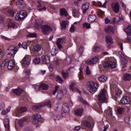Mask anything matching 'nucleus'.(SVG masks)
Returning a JSON list of instances; mask_svg holds the SVG:
<instances>
[{
	"label": "nucleus",
	"mask_w": 131,
	"mask_h": 131,
	"mask_svg": "<svg viewBox=\"0 0 131 131\" xmlns=\"http://www.w3.org/2000/svg\"><path fill=\"white\" fill-rule=\"evenodd\" d=\"M88 88L90 93L94 94V93H96V92H97V90H98L99 85H98V83H96V82L90 81L88 83Z\"/></svg>",
	"instance_id": "nucleus-1"
},
{
	"label": "nucleus",
	"mask_w": 131,
	"mask_h": 131,
	"mask_svg": "<svg viewBox=\"0 0 131 131\" xmlns=\"http://www.w3.org/2000/svg\"><path fill=\"white\" fill-rule=\"evenodd\" d=\"M106 90H101L98 95V102L99 103H106V101H107V98L106 97Z\"/></svg>",
	"instance_id": "nucleus-2"
},
{
	"label": "nucleus",
	"mask_w": 131,
	"mask_h": 131,
	"mask_svg": "<svg viewBox=\"0 0 131 131\" xmlns=\"http://www.w3.org/2000/svg\"><path fill=\"white\" fill-rule=\"evenodd\" d=\"M26 17H27V12L25 11L21 10L16 14L15 19L17 21H21V20H23Z\"/></svg>",
	"instance_id": "nucleus-3"
},
{
	"label": "nucleus",
	"mask_w": 131,
	"mask_h": 131,
	"mask_svg": "<svg viewBox=\"0 0 131 131\" xmlns=\"http://www.w3.org/2000/svg\"><path fill=\"white\" fill-rule=\"evenodd\" d=\"M8 56H11V57H14L17 53V48L16 46H11L9 47L7 49Z\"/></svg>",
	"instance_id": "nucleus-4"
},
{
	"label": "nucleus",
	"mask_w": 131,
	"mask_h": 131,
	"mask_svg": "<svg viewBox=\"0 0 131 131\" xmlns=\"http://www.w3.org/2000/svg\"><path fill=\"white\" fill-rule=\"evenodd\" d=\"M103 67L104 69H107L108 67H111V68H116V62L112 60L104 62L103 63Z\"/></svg>",
	"instance_id": "nucleus-5"
},
{
	"label": "nucleus",
	"mask_w": 131,
	"mask_h": 131,
	"mask_svg": "<svg viewBox=\"0 0 131 131\" xmlns=\"http://www.w3.org/2000/svg\"><path fill=\"white\" fill-rule=\"evenodd\" d=\"M31 61V56H26L22 60L23 66L27 67L29 64H30V61Z\"/></svg>",
	"instance_id": "nucleus-6"
},
{
	"label": "nucleus",
	"mask_w": 131,
	"mask_h": 131,
	"mask_svg": "<svg viewBox=\"0 0 131 131\" xmlns=\"http://www.w3.org/2000/svg\"><path fill=\"white\" fill-rule=\"evenodd\" d=\"M41 29L43 34H48L50 31H52V28L48 25H42Z\"/></svg>",
	"instance_id": "nucleus-7"
},
{
	"label": "nucleus",
	"mask_w": 131,
	"mask_h": 131,
	"mask_svg": "<svg viewBox=\"0 0 131 131\" xmlns=\"http://www.w3.org/2000/svg\"><path fill=\"white\" fill-rule=\"evenodd\" d=\"M26 111H27V107H17L15 111V114L16 116H19L21 113H24Z\"/></svg>",
	"instance_id": "nucleus-8"
},
{
	"label": "nucleus",
	"mask_w": 131,
	"mask_h": 131,
	"mask_svg": "<svg viewBox=\"0 0 131 131\" xmlns=\"http://www.w3.org/2000/svg\"><path fill=\"white\" fill-rule=\"evenodd\" d=\"M65 42H66V40L64 38H58L57 39L56 45L59 50H62L63 48L62 45L65 43Z\"/></svg>",
	"instance_id": "nucleus-9"
},
{
	"label": "nucleus",
	"mask_w": 131,
	"mask_h": 131,
	"mask_svg": "<svg viewBox=\"0 0 131 131\" xmlns=\"http://www.w3.org/2000/svg\"><path fill=\"white\" fill-rule=\"evenodd\" d=\"M112 8L114 11L115 13H118L120 9V7L119 6V3H118V2L113 3L112 4Z\"/></svg>",
	"instance_id": "nucleus-10"
},
{
	"label": "nucleus",
	"mask_w": 131,
	"mask_h": 131,
	"mask_svg": "<svg viewBox=\"0 0 131 131\" xmlns=\"http://www.w3.org/2000/svg\"><path fill=\"white\" fill-rule=\"evenodd\" d=\"M32 122L34 124H37L39 121H40L41 119V116L40 115H33L32 116Z\"/></svg>",
	"instance_id": "nucleus-11"
},
{
	"label": "nucleus",
	"mask_w": 131,
	"mask_h": 131,
	"mask_svg": "<svg viewBox=\"0 0 131 131\" xmlns=\"http://www.w3.org/2000/svg\"><path fill=\"white\" fill-rule=\"evenodd\" d=\"M121 103L123 105H128L130 103V99L127 96H124L121 99Z\"/></svg>",
	"instance_id": "nucleus-12"
},
{
	"label": "nucleus",
	"mask_w": 131,
	"mask_h": 131,
	"mask_svg": "<svg viewBox=\"0 0 131 131\" xmlns=\"http://www.w3.org/2000/svg\"><path fill=\"white\" fill-rule=\"evenodd\" d=\"M70 90L71 91H77L79 94L81 95V91H79V90L77 89V85H76V82H72L70 86Z\"/></svg>",
	"instance_id": "nucleus-13"
},
{
	"label": "nucleus",
	"mask_w": 131,
	"mask_h": 131,
	"mask_svg": "<svg viewBox=\"0 0 131 131\" xmlns=\"http://www.w3.org/2000/svg\"><path fill=\"white\" fill-rule=\"evenodd\" d=\"M98 60H99V58L98 57L96 56L93 57L91 60H88L85 61L86 64H88V65H92L93 64H96L98 62Z\"/></svg>",
	"instance_id": "nucleus-14"
},
{
	"label": "nucleus",
	"mask_w": 131,
	"mask_h": 131,
	"mask_svg": "<svg viewBox=\"0 0 131 131\" xmlns=\"http://www.w3.org/2000/svg\"><path fill=\"white\" fill-rule=\"evenodd\" d=\"M41 61L44 64H49L50 63V57L48 55L45 54L41 57Z\"/></svg>",
	"instance_id": "nucleus-15"
},
{
	"label": "nucleus",
	"mask_w": 131,
	"mask_h": 131,
	"mask_svg": "<svg viewBox=\"0 0 131 131\" xmlns=\"http://www.w3.org/2000/svg\"><path fill=\"white\" fill-rule=\"evenodd\" d=\"M67 93V91L66 90H61L60 92L57 94L56 98L58 99V100H61L63 97H64V95H66Z\"/></svg>",
	"instance_id": "nucleus-16"
},
{
	"label": "nucleus",
	"mask_w": 131,
	"mask_h": 131,
	"mask_svg": "<svg viewBox=\"0 0 131 131\" xmlns=\"http://www.w3.org/2000/svg\"><path fill=\"white\" fill-rule=\"evenodd\" d=\"M119 54L120 55V57L122 58L121 59L122 61V64H123L124 66H125L127 63V60H126L125 56H124V55L123 54L122 52H119Z\"/></svg>",
	"instance_id": "nucleus-17"
},
{
	"label": "nucleus",
	"mask_w": 131,
	"mask_h": 131,
	"mask_svg": "<svg viewBox=\"0 0 131 131\" xmlns=\"http://www.w3.org/2000/svg\"><path fill=\"white\" fill-rule=\"evenodd\" d=\"M61 111L63 112V113H69L70 109L69 108V106L68 105V104H63V105H62Z\"/></svg>",
	"instance_id": "nucleus-18"
},
{
	"label": "nucleus",
	"mask_w": 131,
	"mask_h": 131,
	"mask_svg": "<svg viewBox=\"0 0 131 131\" xmlns=\"http://www.w3.org/2000/svg\"><path fill=\"white\" fill-rule=\"evenodd\" d=\"M4 126L5 127L6 131L10 130V120L8 119H5L4 120Z\"/></svg>",
	"instance_id": "nucleus-19"
},
{
	"label": "nucleus",
	"mask_w": 131,
	"mask_h": 131,
	"mask_svg": "<svg viewBox=\"0 0 131 131\" xmlns=\"http://www.w3.org/2000/svg\"><path fill=\"white\" fill-rule=\"evenodd\" d=\"M39 88V90H41L42 91H48L50 87L49 86V85L42 83L40 84Z\"/></svg>",
	"instance_id": "nucleus-20"
},
{
	"label": "nucleus",
	"mask_w": 131,
	"mask_h": 131,
	"mask_svg": "<svg viewBox=\"0 0 131 131\" xmlns=\"http://www.w3.org/2000/svg\"><path fill=\"white\" fill-rule=\"evenodd\" d=\"M7 64L9 70H12L15 67V62L12 60L8 61Z\"/></svg>",
	"instance_id": "nucleus-21"
},
{
	"label": "nucleus",
	"mask_w": 131,
	"mask_h": 131,
	"mask_svg": "<svg viewBox=\"0 0 131 131\" xmlns=\"http://www.w3.org/2000/svg\"><path fill=\"white\" fill-rule=\"evenodd\" d=\"M41 50V45L37 44L36 46H34L32 49L33 52L34 53H38L39 51Z\"/></svg>",
	"instance_id": "nucleus-22"
},
{
	"label": "nucleus",
	"mask_w": 131,
	"mask_h": 131,
	"mask_svg": "<svg viewBox=\"0 0 131 131\" xmlns=\"http://www.w3.org/2000/svg\"><path fill=\"white\" fill-rule=\"evenodd\" d=\"M72 12L73 16L75 17V18H76V17H78L79 15V8H73Z\"/></svg>",
	"instance_id": "nucleus-23"
},
{
	"label": "nucleus",
	"mask_w": 131,
	"mask_h": 131,
	"mask_svg": "<svg viewBox=\"0 0 131 131\" xmlns=\"http://www.w3.org/2000/svg\"><path fill=\"white\" fill-rule=\"evenodd\" d=\"M89 8H90V4L89 3H84L82 6V9L83 13H86V11L89 10Z\"/></svg>",
	"instance_id": "nucleus-24"
},
{
	"label": "nucleus",
	"mask_w": 131,
	"mask_h": 131,
	"mask_svg": "<svg viewBox=\"0 0 131 131\" xmlns=\"http://www.w3.org/2000/svg\"><path fill=\"white\" fill-rule=\"evenodd\" d=\"M23 92H24L23 90L20 88L14 89L13 90V94H15L16 96H20Z\"/></svg>",
	"instance_id": "nucleus-25"
},
{
	"label": "nucleus",
	"mask_w": 131,
	"mask_h": 131,
	"mask_svg": "<svg viewBox=\"0 0 131 131\" xmlns=\"http://www.w3.org/2000/svg\"><path fill=\"white\" fill-rule=\"evenodd\" d=\"M115 31V28L113 26H109L107 28H105V32L109 33V32H114Z\"/></svg>",
	"instance_id": "nucleus-26"
},
{
	"label": "nucleus",
	"mask_w": 131,
	"mask_h": 131,
	"mask_svg": "<svg viewBox=\"0 0 131 131\" xmlns=\"http://www.w3.org/2000/svg\"><path fill=\"white\" fill-rule=\"evenodd\" d=\"M60 13L61 16H64V17H67L68 16V13H67V11L65 8H61L60 9Z\"/></svg>",
	"instance_id": "nucleus-27"
},
{
	"label": "nucleus",
	"mask_w": 131,
	"mask_h": 131,
	"mask_svg": "<svg viewBox=\"0 0 131 131\" xmlns=\"http://www.w3.org/2000/svg\"><path fill=\"white\" fill-rule=\"evenodd\" d=\"M21 47L23 48V49H24V50H27V48H28V44L26 42H24L23 44L19 43L17 48H20Z\"/></svg>",
	"instance_id": "nucleus-28"
},
{
	"label": "nucleus",
	"mask_w": 131,
	"mask_h": 131,
	"mask_svg": "<svg viewBox=\"0 0 131 131\" xmlns=\"http://www.w3.org/2000/svg\"><path fill=\"white\" fill-rule=\"evenodd\" d=\"M106 41L107 45H112L113 43V39L111 37V36H106Z\"/></svg>",
	"instance_id": "nucleus-29"
},
{
	"label": "nucleus",
	"mask_w": 131,
	"mask_h": 131,
	"mask_svg": "<svg viewBox=\"0 0 131 131\" xmlns=\"http://www.w3.org/2000/svg\"><path fill=\"white\" fill-rule=\"evenodd\" d=\"M97 19V16L95 15H89L88 17L89 22H94L96 21Z\"/></svg>",
	"instance_id": "nucleus-30"
},
{
	"label": "nucleus",
	"mask_w": 131,
	"mask_h": 131,
	"mask_svg": "<svg viewBox=\"0 0 131 131\" xmlns=\"http://www.w3.org/2000/svg\"><path fill=\"white\" fill-rule=\"evenodd\" d=\"M107 79H108V78H107V76H100L98 77V80L100 82H105L107 81Z\"/></svg>",
	"instance_id": "nucleus-31"
},
{
	"label": "nucleus",
	"mask_w": 131,
	"mask_h": 131,
	"mask_svg": "<svg viewBox=\"0 0 131 131\" xmlns=\"http://www.w3.org/2000/svg\"><path fill=\"white\" fill-rule=\"evenodd\" d=\"M123 80H125V81H126L127 80H131L130 74H124L123 75Z\"/></svg>",
	"instance_id": "nucleus-32"
},
{
	"label": "nucleus",
	"mask_w": 131,
	"mask_h": 131,
	"mask_svg": "<svg viewBox=\"0 0 131 131\" xmlns=\"http://www.w3.org/2000/svg\"><path fill=\"white\" fill-rule=\"evenodd\" d=\"M62 29H66L67 25H68V23L66 20H62L60 23Z\"/></svg>",
	"instance_id": "nucleus-33"
},
{
	"label": "nucleus",
	"mask_w": 131,
	"mask_h": 131,
	"mask_svg": "<svg viewBox=\"0 0 131 131\" xmlns=\"http://www.w3.org/2000/svg\"><path fill=\"white\" fill-rule=\"evenodd\" d=\"M116 94V96L117 97H119V96H120V95H121V91L120 90H118V91H115V92L113 90V86H111V93L112 94Z\"/></svg>",
	"instance_id": "nucleus-34"
},
{
	"label": "nucleus",
	"mask_w": 131,
	"mask_h": 131,
	"mask_svg": "<svg viewBox=\"0 0 131 131\" xmlns=\"http://www.w3.org/2000/svg\"><path fill=\"white\" fill-rule=\"evenodd\" d=\"M82 125L86 126V127H88V128H91V126H92L91 122L88 121H83L82 123Z\"/></svg>",
	"instance_id": "nucleus-35"
},
{
	"label": "nucleus",
	"mask_w": 131,
	"mask_h": 131,
	"mask_svg": "<svg viewBox=\"0 0 131 131\" xmlns=\"http://www.w3.org/2000/svg\"><path fill=\"white\" fill-rule=\"evenodd\" d=\"M41 105H42V107L45 106H47L48 107H49V108H52V102L50 100H47L44 103V104H42Z\"/></svg>",
	"instance_id": "nucleus-36"
},
{
	"label": "nucleus",
	"mask_w": 131,
	"mask_h": 131,
	"mask_svg": "<svg viewBox=\"0 0 131 131\" xmlns=\"http://www.w3.org/2000/svg\"><path fill=\"white\" fill-rule=\"evenodd\" d=\"M83 111V110L82 108H80L75 111V113L78 116H81V115H82Z\"/></svg>",
	"instance_id": "nucleus-37"
},
{
	"label": "nucleus",
	"mask_w": 131,
	"mask_h": 131,
	"mask_svg": "<svg viewBox=\"0 0 131 131\" xmlns=\"http://www.w3.org/2000/svg\"><path fill=\"white\" fill-rule=\"evenodd\" d=\"M8 62H9V60L8 59H6L3 62L2 64H1L2 69H5V68L8 66Z\"/></svg>",
	"instance_id": "nucleus-38"
},
{
	"label": "nucleus",
	"mask_w": 131,
	"mask_h": 131,
	"mask_svg": "<svg viewBox=\"0 0 131 131\" xmlns=\"http://www.w3.org/2000/svg\"><path fill=\"white\" fill-rule=\"evenodd\" d=\"M125 32L128 36H131V25H129L125 30Z\"/></svg>",
	"instance_id": "nucleus-39"
},
{
	"label": "nucleus",
	"mask_w": 131,
	"mask_h": 131,
	"mask_svg": "<svg viewBox=\"0 0 131 131\" xmlns=\"http://www.w3.org/2000/svg\"><path fill=\"white\" fill-rule=\"evenodd\" d=\"M78 101L80 102V103H82V104H84V105H89V102L86 101L85 99L82 98V97H80L78 98Z\"/></svg>",
	"instance_id": "nucleus-40"
},
{
	"label": "nucleus",
	"mask_w": 131,
	"mask_h": 131,
	"mask_svg": "<svg viewBox=\"0 0 131 131\" xmlns=\"http://www.w3.org/2000/svg\"><path fill=\"white\" fill-rule=\"evenodd\" d=\"M58 54V50L56 48H52L51 50V56L55 57Z\"/></svg>",
	"instance_id": "nucleus-41"
},
{
	"label": "nucleus",
	"mask_w": 131,
	"mask_h": 131,
	"mask_svg": "<svg viewBox=\"0 0 131 131\" xmlns=\"http://www.w3.org/2000/svg\"><path fill=\"white\" fill-rule=\"evenodd\" d=\"M52 117L53 118V119H55V120H60V119L62 118V116H61V115H53Z\"/></svg>",
	"instance_id": "nucleus-42"
},
{
	"label": "nucleus",
	"mask_w": 131,
	"mask_h": 131,
	"mask_svg": "<svg viewBox=\"0 0 131 131\" xmlns=\"http://www.w3.org/2000/svg\"><path fill=\"white\" fill-rule=\"evenodd\" d=\"M79 70H80V72L78 74L79 78V79H83V78H84V77H83V73L82 72V69H81V68H80Z\"/></svg>",
	"instance_id": "nucleus-43"
},
{
	"label": "nucleus",
	"mask_w": 131,
	"mask_h": 131,
	"mask_svg": "<svg viewBox=\"0 0 131 131\" xmlns=\"http://www.w3.org/2000/svg\"><path fill=\"white\" fill-rule=\"evenodd\" d=\"M42 107V104L39 105H34L33 107V110L34 111H37V110H39L40 108H41Z\"/></svg>",
	"instance_id": "nucleus-44"
},
{
	"label": "nucleus",
	"mask_w": 131,
	"mask_h": 131,
	"mask_svg": "<svg viewBox=\"0 0 131 131\" xmlns=\"http://www.w3.org/2000/svg\"><path fill=\"white\" fill-rule=\"evenodd\" d=\"M8 29H9V28L15 29V28H16V24H15L13 23H10L8 24Z\"/></svg>",
	"instance_id": "nucleus-45"
},
{
	"label": "nucleus",
	"mask_w": 131,
	"mask_h": 131,
	"mask_svg": "<svg viewBox=\"0 0 131 131\" xmlns=\"http://www.w3.org/2000/svg\"><path fill=\"white\" fill-rule=\"evenodd\" d=\"M24 122H25V119H21L18 121V124L20 127H22V126H23Z\"/></svg>",
	"instance_id": "nucleus-46"
},
{
	"label": "nucleus",
	"mask_w": 131,
	"mask_h": 131,
	"mask_svg": "<svg viewBox=\"0 0 131 131\" xmlns=\"http://www.w3.org/2000/svg\"><path fill=\"white\" fill-rule=\"evenodd\" d=\"M56 80L57 82H59V83H63V79H62V78L60 76H58L56 77Z\"/></svg>",
	"instance_id": "nucleus-47"
},
{
	"label": "nucleus",
	"mask_w": 131,
	"mask_h": 131,
	"mask_svg": "<svg viewBox=\"0 0 131 131\" xmlns=\"http://www.w3.org/2000/svg\"><path fill=\"white\" fill-rule=\"evenodd\" d=\"M100 51H101V49L98 46H95L93 48V52H94V53H99Z\"/></svg>",
	"instance_id": "nucleus-48"
},
{
	"label": "nucleus",
	"mask_w": 131,
	"mask_h": 131,
	"mask_svg": "<svg viewBox=\"0 0 131 131\" xmlns=\"http://www.w3.org/2000/svg\"><path fill=\"white\" fill-rule=\"evenodd\" d=\"M10 110H11V107H8L6 111H3L2 112L1 114H2V115H5L7 114V113H9Z\"/></svg>",
	"instance_id": "nucleus-49"
},
{
	"label": "nucleus",
	"mask_w": 131,
	"mask_h": 131,
	"mask_svg": "<svg viewBox=\"0 0 131 131\" xmlns=\"http://www.w3.org/2000/svg\"><path fill=\"white\" fill-rule=\"evenodd\" d=\"M34 63L35 64H39V63H40V58H39V57H36L34 59Z\"/></svg>",
	"instance_id": "nucleus-50"
},
{
	"label": "nucleus",
	"mask_w": 131,
	"mask_h": 131,
	"mask_svg": "<svg viewBox=\"0 0 131 131\" xmlns=\"http://www.w3.org/2000/svg\"><path fill=\"white\" fill-rule=\"evenodd\" d=\"M28 37H37V34L35 33H29L28 35Z\"/></svg>",
	"instance_id": "nucleus-51"
},
{
	"label": "nucleus",
	"mask_w": 131,
	"mask_h": 131,
	"mask_svg": "<svg viewBox=\"0 0 131 131\" xmlns=\"http://www.w3.org/2000/svg\"><path fill=\"white\" fill-rule=\"evenodd\" d=\"M107 4V1H105L103 4H102L101 2H97V4L99 6V7H102L103 8H105V5Z\"/></svg>",
	"instance_id": "nucleus-52"
},
{
	"label": "nucleus",
	"mask_w": 131,
	"mask_h": 131,
	"mask_svg": "<svg viewBox=\"0 0 131 131\" xmlns=\"http://www.w3.org/2000/svg\"><path fill=\"white\" fill-rule=\"evenodd\" d=\"M24 3V2L23 0H18L16 4L17 6H23V4Z\"/></svg>",
	"instance_id": "nucleus-53"
},
{
	"label": "nucleus",
	"mask_w": 131,
	"mask_h": 131,
	"mask_svg": "<svg viewBox=\"0 0 131 131\" xmlns=\"http://www.w3.org/2000/svg\"><path fill=\"white\" fill-rule=\"evenodd\" d=\"M83 27L84 28H86L87 29L91 28V24L88 23H85L83 25Z\"/></svg>",
	"instance_id": "nucleus-54"
},
{
	"label": "nucleus",
	"mask_w": 131,
	"mask_h": 131,
	"mask_svg": "<svg viewBox=\"0 0 131 131\" xmlns=\"http://www.w3.org/2000/svg\"><path fill=\"white\" fill-rule=\"evenodd\" d=\"M66 63H67V64H70L71 63V57L68 56V57H67L66 60Z\"/></svg>",
	"instance_id": "nucleus-55"
},
{
	"label": "nucleus",
	"mask_w": 131,
	"mask_h": 131,
	"mask_svg": "<svg viewBox=\"0 0 131 131\" xmlns=\"http://www.w3.org/2000/svg\"><path fill=\"white\" fill-rule=\"evenodd\" d=\"M118 113H119V114H121V113H122V112H123L124 111V108H123V107H120L119 108H118Z\"/></svg>",
	"instance_id": "nucleus-56"
},
{
	"label": "nucleus",
	"mask_w": 131,
	"mask_h": 131,
	"mask_svg": "<svg viewBox=\"0 0 131 131\" xmlns=\"http://www.w3.org/2000/svg\"><path fill=\"white\" fill-rule=\"evenodd\" d=\"M106 113H107L110 116H112V108H108L106 111Z\"/></svg>",
	"instance_id": "nucleus-57"
},
{
	"label": "nucleus",
	"mask_w": 131,
	"mask_h": 131,
	"mask_svg": "<svg viewBox=\"0 0 131 131\" xmlns=\"http://www.w3.org/2000/svg\"><path fill=\"white\" fill-rule=\"evenodd\" d=\"M61 74H62L63 78L66 79V78H67V77H68V73L62 72H61Z\"/></svg>",
	"instance_id": "nucleus-58"
},
{
	"label": "nucleus",
	"mask_w": 131,
	"mask_h": 131,
	"mask_svg": "<svg viewBox=\"0 0 131 131\" xmlns=\"http://www.w3.org/2000/svg\"><path fill=\"white\" fill-rule=\"evenodd\" d=\"M75 30H76V28H75V26L72 25L71 28L70 29V31L71 32H74L75 31Z\"/></svg>",
	"instance_id": "nucleus-59"
},
{
	"label": "nucleus",
	"mask_w": 131,
	"mask_h": 131,
	"mask_svg": "<svg viewBox=\"0 0 131 131\" xmlns=\"http://www.w3.org/2000/svg\"><path fill=\"white\" fill-rule=\"evenodd\" d=\"M6 105L5 104V103H2L0 104V110H5Z\"/></svg>",
	"instance_id": "nucleus-60"
},
{
	"label": "nucleus",
	"mask_w": 131,
	"mask_h": 131,
	"mask_svg": "<svg viewBox=\"0 0 131 131\" xmlns=\"http://www.w3.org/2000/svg\"><path fill=\"white\" fill-rule=\"evenodd\" d=\"M86 74L87 75H90V74H91V70H90L89 66H87L86 68Z\"/></svg>",
	"instance_id": "nucleus-61"
},
{
	"label": "nucleus",
	"mask_w": 131,
	"mask_h": 131,
	"mask_svg": "<svg viewBox=\"0 0 131 131\" xmlns=\"http://www.w3.org/2000/svg\"><path fill=\"white\" fill-rule=\"evenodd\" d=\"M49 69L50 71L51 72H52L53 71V70H54V65L52 63H50V66L49 67Z\"/></svg>",
	"instance_id": "nucleus-62"
},
{
	"label": "nucleus",
	"mask_w": 131,
	"mask_h": 131,
	"mask_svg": "<svg viewBox=\"0 0 131 131\" xmlns=\"http://www.w3.org/2000/svg\"><path fill=\"white\" fill-rule=\"evenodd\" d=\"M59 86L56 85L55 88V90L53 91V95H56V93H57V91L59 90Z\"/></svg>",
	"instance_id": "nucleus-63"
},
{
	"label": "nucleus",
	"mask_w": 131,
	"mask_h": 131,
	"mask_svg": "<svg viewBox=\"0 0 131 131\" xmlns=\"http://www.w3.org/2000/svg\"><path fill=\"white\" fill-rule=\"evenodd\" d=\"M3 57H4V51L0 49V60L3 59Z\"/></svg>",
	"instance_id": "nucleus-64"
}]
</instances>
